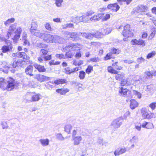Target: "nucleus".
<instances>
[{
	"label": "nucleus",
	"instance_id": "nucleus-27",
	"mask_svg": "<svg viewBox=\"0 0 156 156\" xmlns=\"http://www.w3.org/2000/svg\"><path fill=\"white\" fill-rule=\"evenodd\" d=\"M40 95L38 94H36L33 95L31 97L32 101H36L40 99Z\"/></svg>",
	"mask_w": 156,
	"mask_h": 156
},
{
	"label": "nucleus",
	"instance_id": "nucleus-39",
	"mask_svg": "<svg viewBox=\"0 0 156 156\" xmlns=\"http://www.w3.org/2000/svg\"><path fill=\"white\" fill-rule=\"evenodd\" d=\"M86 73L83 71H80L79 72V77L80 80L83 79L85 77Z\"/></svg>",
	"mask_w": 156,
	"mask_h": 156
},
{
	"label": "nucleus",
	"instance_id": "nucleus-38",
	"mask_svg": "<svg viewBox=\"0 0 156 156\" xmlns=\"http://www.w3.org/2000/svg\"><path fill=\"white\" fill-rule=\"evenodd\" d=\"M53 83L54 82L53 81H52V82L50 81L48 82L45 85V86L47 89L51 90L53 87L52 84H53Z\"/></svg>",
	"mask_w": 156,
	"mask_h": 156
},
{
	"label": "nucleus",
	"instance_id": "nucleus-32",
	"mask_svg": "<svg viewBox=\"0 0 156 156\" xmlns=\"http://www.w3.org/2000/svg\"><path fill=\"white\" fill-rule=\"evenodd\" d=\"M139 140L137 136H134L130 140L129 142L131 143H137Z\"/></svg>",
	"mask_w": 156,
	"mask_h": 156
},
{
	"label": "nucleus",
	"instance_id": "nucleus-44",
	"mask_svg": "<svg viewBox=\"0 0 156 156\" xmlns=\"http://www.w3.org/2000/svg\"><path fill=\"white\" fill-rule=\"evenodd\" d=\"M31 27L30 29H34V30L37 29L38 25L37 22L35 21L32 22L31 24Z\"/></svg>",
	"mask_w": 156,
	"mask_h": 156
},
{
	"label": "nucleus",
	"instance_id": "nucleus-28",
	"mask_svg": "<svg viewBox=\"0 0 156 156\" xmlns=\"http://www.w3.org/2000/svg\"><path fill=\"white\" fill-rule=\"evenodd\" d=\"M117 62H115V63H112V66L114 69H116L117 70H120L122 68V67L120 66L118 64Z\"/></svg>",
	"mask_w": 156,
	"mask_h": 156
},
{
	"label": "nucleus",
	"instance_id": "nucleus-1",
	"mask_svg": "<svg viewBox=\"0 0 156 156\" xmlns=\"http://www.w3.org/2000/svg\"><path fill=\"white\" fill-rule=\"evenodd\" d=\"M78 132L79 133L80 135L85 136H90L91 135V133H87L86 132L85 130V131L84 129L82 128L80 129L79 130L77 129ZM77 132L76 130H74L72 133V140L73 141V144L74 145H79L81 142L83 138L81 136H77Z\"/></svg>",
	"mask_w": 156,
	"mask_h": 156
},
{
	"label": "nucleus",
	"instance_id": "nucleus-26",
	"mask_svg": "<svg viewBox=\"0 0 156 156\" xmlns=\"http://www.w3.org/2000/svg\"><path fill=\"white\" fill-rule=\"evenodd\" d=\"M26 55V54L25 52L18 51L17 52V57L22 58L24 59H26L27 56Z\"/></svg>",
	"mask_w": 156,
	"mask_h": 156
},
{
	"label": "nucleus",
	"instance_id": "nucleus-42",
	"mask_svg": "<svg viewBox=\"0 0 156 156\" xmlns=\"http://www.w3.org/2000/svg\"><path fill=\"white\" fill-rule=\"evenodd\" d=\"M18 60L16 61L15 60V61H13L10 64V68L12 67L13 68H16V67H18Z\"/></svg>",
	"mask_w": 156,
	"mask_h": 156
},
{
	"label": "nucleus",
	"instance_id": "nucleus-13",
	"mask_svg": "<svg viewBox=\"0 0 156 156\" xmlns=\"http://www.w3.org/2000/svg\"><path fill=\"white\" fill-rule=\"evenodd\" d=\"M128 92H129V90L126 88H124L123 87H119V95L123 97H126Z\"/></svg>",
	"mask_w": 156,
	"mask_h": 156
},
{
	"label": "nucleus",
	"instance_id": "nucleus-16",
	"mask_svg": "<svg viewBox=\"0 0 156 156\" xmlns=\"http://www.w3.org/2000/svg\"><path fill=\"white\" fill-rule=\"evenodd\" d=\"M13 47L12 44H10L8 45H4L2 48V50L3 53H6L7 52H10L12 51V49Z\"/></svg>",
	"mask_w": 156,
	"mask_h": 156
},
{
	"label": "nucleus",
	"instance_id": "nucleus-17",
	"mask_svg": "<svg viewBox=\"0 0 156 156\" xmlns=\"http://www.w3.org/2000/svg\"><path fill=\"white\" fill-rule=\"evenodd\" d=\"M33 67L32 66L29 65L26 68L25 72L27 74L32 76L33 75Z\"/></svg>",
	"mask_w": 156,
	"mask_h": 156
},
{
	"label": "nucleus",
	"instance_id": "nucleus-23",
	"mask_svg": "<svg viewBox=\"0 0 156 156\" xmlns=\"http://www.w3.org/2000/svg\"><path fill=\"white\" fill-rule=\"evenodd\" d=\"M56 92L61 95H65L66 93L69 91L68 89H58L56 90Z\"/></svg>",
	"mask_w": 156,
	"mask_h": 156
},
{
	"label": "nucleus",
	"instance_id": "nucleus-25",
	"mask_svg": "<svg viewBox=\"0 0 156 156\" xmlns=\"http://www.w3.org/2000/svg\"><path fill=\"white\" fill-rule=\"evenodd\" d=\"M93 37H94L96 38H99L102 37L104 35L102 32L97 31L95 33H92Z\"/></svg>",
	"mask_w": 156,
	"mask_h": 156
},
{
	"label": "nucleus",
	"instance_id": "nucleus-56",
	"mask_svg": "<svg viewBox=\"0 0 156 156\" xmlns=\"http://www.w3.org/2000/svg\"><path fill=\"white\" fill-rule=\"evenodd\" d=\"M149 107L151 108L152 111L154 110L156 107V102H152L149 105Z\"/></svg>",
	"mask_w": 156,
	"mask_h": 156
},
{
	"label": "nucleus",
	"instance_id": "nucleus-60",
	"mask_svg": "<svg viewBox=\"0 0 156 156\" xmlns=\"http://www.w3.org/2000/svg\"><path fill=\"white\" fill-rule=\"evenodd\" d=\"M75 19L76 20L75 22L76 23L83 22L82 16L80 17H76Z\"/></svg>",
	"mask_w": 156,
	"mask_h": 156
},
{
	"label": "nucleus",
	"instance_id": "nucleus-20",
	"mask_svg": "<svg viewBox=\"0 0 156 156\" xmlns=\"http://www.w3.org/2000/svg\"><path fill=\"white\" fill-rule=\"evenodd\" d=\"M41 145L43 147L47 146L49 144V140L48 139H41L39 140Z\"/></svg>",
	"mask_w": 156,
	"mask_h": 156
},
{
	"label": "nucleus",
	"instance_id": "nucleus-40",
	"mask_svg": "<svg viewBox=\"0 0 156 156\" xmlns=\"http://www.w3.org/2000/svg\"><path fill=\"white\" fill-rule=\"evenodd\" d=\"M22 31V29L21 27H17L15 32V34L20 36Z\"/></svg>",
	"mask_w": 156,
	"mask_h": 156
},
{
	"label": "nucleus",
	"instance_id": "nucleus-45",
	"mask_svg": "<svg viewBox=\"0 0 156 156\" xmlns=\"http://www.w3.org/2000/svg\"><path fill=\"white\" fill-rule=\"evenodd\" d=\"M83 22H88V21L90 20V18L88 16L86 15H83Z\"/></svg>",
	"mask_w": 156,
	"mask_h": 156
},
{
	"label": "nucleus",
	"instance_id": "nucleus-2",
	"mask_svg": "<svg viewBox=\"0 0 156 156\" xmlns=\"http://www.w3.org/2000/svg\"><path fill=\"white\" fill-rule=\"evenodd\" d=\"M15 85V80L11 77L7 79V80L0 78V87L3 90L11 91L14 88Z\"/></svg>",
	"mask_w": 156,
	"mask_h": 156
},
{
	"label": "nucleus",
	"instance_id": "nucleus-41",
	"mask_svg": "<svg viewBox=\"0 0 156 156\" xmlns=\"http://www.w3.org/2000/svg\"><path fill=\"white\" fill-rule=\"evenodd\" d=\"M140 9L139 6L133 9V11L132 12V14L138 13L140 12Z\"/></svg>",
	"mask_w": 156,
	"mask_h": 156
},
{
	"label": "nucleus",
	"instance_id": "nucleus-54",
	"mask_svg": "<svg viewBox=\"0 0 156 156\" xmlns=\"http://www.w3.org/2000/svg\"><path fill=\"white\" fill-rule=\"evenodd\" d=\"M1 125L3 129H7L8 127L7 122H2L1 123Z\"/></svg>",
	"mask_w": 156,
	"mask_h": 156
},
{
	"label": "nucleus",
	"instance_id": "nucleus-53",
	"mask_svg": "<svg viewBox=\"0 0 156 156\" xmlns=\"http://www.w3.org/2000/svg\"><path fill=\"white\" fill-rule=\"evenodd\" d=\"M45 28L48 30L51 31H52L53 29L51 28V25L48 23H46L45 25Z\"/></svg>",
	"mask_w": 156,
	"mask_h": 156
},
{
	"label": "nucleus",
	"instance_id": "nucleus-31",
	"mask_svg": "<svg viewBox=\"0 0 156 156\" xmlns=\"http://www.w3.org/2000/svg\"><path fill=\"white\" fill-rule=\"evenodd\" d=\"M134 128L138 131H140L141 129V125L139 122L135 123L134 124Z\"/></svg>",
	"mask_w": 156,
	"mask_h": 156
},
{
	"label": "nucleus",
	"instance_id": "nucleus-47",
	"mask_svg": "<svg viewBox=\"0 0 156 156\" xmlns=\"http://www.w3.org/2000/svg\"><path fill=\"white\" fill-rule=\"evenodd\" d=\"M47 46L45 44L41 43H38L37 44V47L39 48H46Z\"/></svg>",
	"mask_w": 156,
	"mask_h": 156
},
{
	"label": "nucleus",
	"instance_id": "nucleus-3",
	"mask_svg": "<svg viewBox=\"0 0 156 156\" xmlns=\"http://www.w3.org/2000/svg\"><path fill=\"white\" fill-rule=\"evenodd\" d=\"M116 27L118 30L122 29V28H123L124 30H123L122 33L123 35L125 37H131L133 36V33L131 31L132 30H130V26L129 24L126 25L124 27L121 25Z\"/></svg>",
	"mask_w": 156,
	"mask_h": 156
},
{
	"label": "nucleus",
	"instance_id": "nucleus-14",
	"mask_svg": "<svg viewBox=\"0 0 156 156\" xmlns=\"http://www.w3.org/2000/svg\"><path fill=\"white\" fill-rule=\"evenodd\" d=\"M152 78V74L150 71H146L144 72V75L142 78L143 81H147V80Z\"/></svg>",
	"mask_w": 156,
	"mask_h": 156
},
{
	"label": "nucleus",
	"instance_id": "nucleus-37",
	"mask_svg": "<svg viewBox=\"0 0 156 156\" xmlns=\"http://www.w3.org/2000/svg\"><path fill=\"white\" fill-rule=\"evenodd\" d=\"M16 23H15L13 24H12L9 27V32H11L13 33L15 29H16Z\"/></svg>",
	"mask_w": 156,
	"mask_h": 156
},
{
	"label": "nucleus",
	"instance_id": "nucleus-35",
	"mask_svg": "<svg viewBox=\"0 0 156 156\" xmlns=\"http://www.w3.org/2000/svg\"><path fill=\"white\" fill-rule=\"evenodd\" d=\"M15 20V19L14 18H12L7 20L4 22V24L5 26H7L9 25L10 23L14 22Z\"/></svg>",
	"mask_w": 156,
	"mask_h": 156
},
{
	"label": "nucleus",
	"instance_id": "nucleus-49",
	"mask_svg": "<svg viewBox=\"0 0 156 156\" xmlns=\"http://www.w3.org/2000/svg\"><path fill=\"white\" fill-rule=\"evenodd\" d=\"M112 55V53L110 52L108 53L104 58L105 60H107L113 58Z\"/></svg>",
	"mask_w": 156,
	"mask_h": 156
},
{
	"label": "nucleus",
	"instance_id": "nucleus-43",
	"mask_svg": "<svg viewBox=\"0 0 156 156\" xmlns=\"http://www.w3.org/2000/svg\"><path fill=\"white\" fill-rule=\"evenodd\" d=\"M72 128V126L70 125H66L65 127V131L68 133H69L70 131Z\"/></svg>",
	"mask_w": 156,
	"mask_h": 156
},
{
	"label": "nucleus",
	"instance_id": "nucleus-62",
	"mask_svg": "<svg viewBox=\"0 0 156 156\" xmlns=\"http://www.w3.org/2000/svg\"><path fill=\"white\" fill-rule=\"evenodd\" d=\"M66 57L67 58H71L73 55V54L71 52L68 51L66 53Z\"/></svg>",
	"mask_w": 156,
	"mask_h": 156
},
{
	"label": "nucleus",
	"instance_id": "nucleus-58",
	"mask_svg": "<svg viewBox=\"0 0 156 156\" xmlns=\"http://www.w3.org/2000/svg\"><path fill=\"white\" fill-rule=\"evenodd\" d=\"M56 137L57 139L60 140H64V138L62 136V135L60 133H58L56 135Z\"/></svg>",
	"mask_w": 156,
	"mask_h": 156
},
{
	"label": "nucleus",
	"instance_id": "nucleus-21",
	"mask_svg": "<svg viewBox=\"0 0 156 156\" xmlns=\"http://www.w3.org/2000/svg\"><path fill=\"white\" fill-rule=\"evenodd\" d=\"M130 107L132 109H134L138 105L137 102L134 99H132L130 100Z\"/></svg>",
	"mask_w": 156,
	"mask_h": 156
},
{
	"label": "nucleus",
	"instance_id": "nucleus-10",
	"mask_svg": "<svg viewBox=\"0 0 156 156\" xmlns=\"http://www.w3.org/2000/svg\"><path fill=\"white\" fill-rule=\"evenodd\" d=\"M107 8L113 12H116L119 9L120 7L117 3H114L109 4L107 6Z\"/></svg>",
	"mask_w": 156,
	"mask_h": 156
},
{
	"label": "nucleus",
	"instance_id": "nucleus-5",
	"mask_svg": "<svg viewBox=\"0 0 156 156\" xmlns=\"http://www.w3.org/2000/svg\"><path fill=\"white\" fill-rule=\"evenodd\" d=\"M107 69L108 72L113 74H117L115 75V77L117 80H121L125 78L124 73L118 72L111 66H108Z\"/></svg>",
	"mask_w": 156,
	"mask_h": 156
},
{
	"label": "nucleus",
	"instance_id": "nucleus-12",
	"mask_svg": "<svg viewBox=\"0 0 156 156\" xmlns=\"http://www.w3.org/2000/svg\"><path fill=\"white\" fill-rule=\"evenodd\" d=\"M37 80L40 82L48 80L50 79L51 78L46 76L44 75L41 74H37L36 76Z\"/></svg>",
	"mask_w": 156,
	"mask_h": 156
},
{
	"label": "nucleus",
	"instance_id": "nucleus-36",
	"mask_svg": "<svg viewBox=\"0 0 156 156\" xmlns=\"http://www.w3.org/2000/svg\"><path fill=\"white\" fill-rule=\"evenodd\" d=\"M139 8L140 9V12H146L147 9V7L146 5H138Z\"/></svg>",
	"mask_w": 156,
	"mask_h": 156
},
{
	"label": "nucleus",
	"instance_id": "nucleus-52",
	"mask_svg": "<svg viewBox=\"0 0 156 156\" xmlns=\"http://www.w3.org/2000/svg\"><path fill=\"white\" fill-rule=\"evenodd\" d=\"M20 37V35L15 34V35L13 37L12 39L15 43H17Z\"/></svg>",
	"mask_w": 156,
	"mask_h": 156
},
{
	"label": "nucleus",
	"instance_id": "nucleus-22",
	"mask_svg": "<svg viewBox=\"0 0 156 156\" xmlns=\"http://www.w3.org/2000/svg\"><path fill=\"white\" fill-rule=\"evenodd\" d=\"M67 82V80L64 79H58L57 80H55L54 82V83L57 85L63 84L66 83Z\"/></svg>",
	"mask_w": 156,
	"mask_h": 156
},
{
	"label": "nucleus",
	"instance_id": "nucleus-64",
	"mask_svg": "<svg viewBox=\"0 0 156 156\" xmlns=\"http://www.w3.org/2000/svg\"><path fill=\"white\" fill-rule=\"evenodd\" d=\"M48 52V51L45 50L44 49H42L40 51V52L42 55L44 56L46 55Z\"/></svg>",
	"mask_w": 156,
	"mask_h": 156
},
{
	"label": "nucleus",
	"instance_id": "nucleus-7",
	"mask_svg": "<svg viewBox=\"0 0 156 156\" xmlns=\"http://www.w3.org/2000/svg\"><path fill=\"white\" fill-rule=\"evenodd\" d=\"M54 36L48 34H44L43 36V40L47 43H52L53 42Z\"/></svg>",
	"mask_w": 156,
	"mask_h": 156
},
{
	"label": "nucleus",
	"instance_id": "nucleus-6",
	"mask_svg": "<svg viewBox=\"0 0 156 156\" xmlns=\"http://www.w3.org/2000/svg\"><path fill=\"white\" fill-rule=\"evenodd\" d=\"M142 116L144 119H150L153 118L154 115V113L151 112H149L147 109L145 108H143L141 110Z\"/></svg>",
	"mask_w": 156,
	"mask_h": 156
},
{
	"label": "nucleus",
	"instance_id": "nucleus-19",
	"mask_svg": "<svg viewBox=\"0 0 156 156\" xmlns=\"http://www.w3.org/2000/svg\"><path fill=\"white\" fill-rule=\"evenodd\" d=\"M53 42L56 43H62L65 42V40L59 36H54Z\"/></svg>",
	"mask_w": 156,
	"mask_h": 156
},
{
	"label": "nucleus",
	"instance_id": "nucleus-18",
	"mask_svg": "<svg viewBox=\"0 0 156 156\" xmlns=\"http://www.w3.org/2000/svg\"><path fill=\"white\" fill-rule=\"evenodd\" d=\"M34 66L40 72H44L46 69L44 66H42L37 63H35Z\"/></svg>",
	"mask_w": 156,
	"mask_h": 156
},
{
	"label": "nucleus",
	"instance_id": "nucleus-8",
	"mask_svg": "<svg viewBox=\"0 0 156 156\" xmlns=\"http://www.w3.org/2000/svg\"><path fill=\"white\" fill-rule=\"evenodd\" d=\"M127 149L126 147H119L115 150L114 154L115 156H119L125 153Z\"/></svg>",
	"mask_w": 156,
	"mask_h": 156
},
{
	"label": "nucleus",
	"instance_id": "nucleus-34",
	"mask_svg": "<svg viewBox=\"0 0 156 156\" xmlns=\"http://www.w3.org/2000/svg\"><path fill=\"white\" fill-rule=\"evenodd\" d=\"M18 67H24L26 65L25 61L21 60H18Z\"/></svg>",
	"mask_w": 156,
	"mask_h": 156
},
{
	"label": "nucleus",
	"instance_id": "nucleus-51",
	"mask_svg": "<svg viewBox=\"0 0 156 156\" xmlns=\"http://www.w3.org/2000/svg\"><path fill=\"white\" fill-rule=\"evenodd\" d=\"M153 88V85L152 84H150V85H147L145 87V90L146 91H150Z\"/></svg>",
	"mask_w": 156,
	"mask_h": 156
},
{
	"label": "nucleus",
	"instance_id": "nucleus-55",
	"mask_svg": "<svg viewBox=\"0 0 156 156\" xmlns=\"http://www.w3.org/2000/svg\"><path fill=\"white\" fill-rule=\"evenodd\" d=\"M65 73L67 74H70L72 73V70L69 67L65 68L64 69Z\"/></svg>",
	"mask_w": 156,
	"mask_h": 156
},
{
	"label": "nucleus",
	"instance_id": "nucleus-57",
	"mask_svg": "<svg viewBox=\"0 0 156 156\" xmlns=\"http://www.w3.org/2000/svg\"><path fill=\"white\" fill-rule=\"evenodd\" d=\"M90 60L92 62H99L100 61V59L98 57H95L91 58Z\"/></svg>",
	"mask_w": 156,
	"mask_h": 156
},
{
	"label": "nucleus",
	"instance_id": "nucleus-11",
	"mask_svg": "<svg viewBox=\"0 0 156 156\" xmlns=\"http://www.w3.org/2000/svg\"><path fill=\"white\" fill-rule=\"evenodd\" d=\"M131 42L132 44L133 45H142L143 46H144L145 45V43L144 40H143L141 39L137 40L136 39H133Z\"/></svg>",
	"mask_w": 156,
	"mask_h": 156
},
{
	"label": "nucleus",
	"instance_id": "nucleus-15",
	"mask_svg": "<svg viewBox=\"0 0 156 156\" xmlns=\"http://www.w3.org/2000/svg\"><path fill=\"white\" fill-rule=\"evenodd\" d=\"M79 34L76 32L71 33L69 38H67L70 40L77 41L80 39Z\"/></svg>",
	"mask_w": 156,
	"mask_h": 156
},
{
	"label": "nucleus",
	"instance_id": "nucleus-30",
	"mask_svg": "<svg viewBox=\"0 0 156 156\" xmlns=\"http://www.w3.org/2000/svg\"><path fill=\"white\" fill-rule=\"evenodd\" d=\"M151 34L149 37L150 39H152L156 33V28H152L151 30Z\"/></svg>",
	"mask_w": 156,
	"mask_h": 156
},
{
	"label": "nucleus",
	"instance_id": "nucleus-63",
	"mask_svg": "<svg viewBox=\"0 0 156 156\" xmlns=\"http://www.w3.org/2000/svg\"><path fill=\"white\" fill-rule=\"evenodd\" d=\"M97 142L98 145H101V146L104 145V143H103V140L102 138H98V139Z\"/></svg>",
	"mask_w": 156,
	"mask_h": 156
},
{
	"label": "nucleus",
	"instance_id": "nucleus-48",
	"mask_svg": "<svg viewBox=\"0 0 156 156\" xmlns=\"http://www.w3.org/2000/svg\"><path fill=\"white\" fill-rule=\"evenodd\" d=\"M156 54V52L154 51H152L151 52L148 53L147 56V58L149 59L151 58L154 56Z\"/></svg>",
	"mask_w": 156,
	"mask_h": 156
},
{
	"label": "nucleus",
	"instance_id": "nucleus-4",
	"mask_svg": "<svg viewBox=\"0 0 156 156\" xmlns=\"http://www.w3.org/2000/svg\"><path fill=\"white\" fill-rule=\"evenodd\" d=\"M123 121L122 117H120L114 119L111 124V126L114 130L119 128L122 125Z\"/></svg>",
	"mask_w": 156,
	"mask_h": 156
},
{
	"label": "nucleus",
	"instance_id": "nucleus-33",
	"mask_svg": "<svg viewBox=\"0 0 156 156\" xmlns=\"http://www.w3.org/2000/svg\"><path fill=\"white\" fill-rule=\"evenodd\" d=\"M112 31L111 29L110 28H107L102 30V32L103 35H106L110 33Z\"/></svg>",
	"mask_w": 156,
	"mask_h": 156
},
{
	"label": "nucleus",
	"instance_id": "nucleus-61",
	"mask_svg": "<svg viewBox=\"0 0 156 156\" xmlns=\"http://www.w3.org/2000/svg\"><path fill=\"white\" fill-rule=\"evenodd\" d=\"M154 128V126L152 123L150 122H147V125L146 129H152Z\"/></svg>",
	"mask_w": 156,
	"mask_h": 156
},
{
	"label": "nucleus",
	"instance_id": "nucleus-46",
	"mask_svg": "<svg viewBox=\"0 0 156 156\" xmlns=\"http://www.w3.org/2000/svg\"><path fill=\"white\" fill-rule=\"evenodd\" d=\"M55 4L58 7H60L62 5V4L63 2V0H55Z\"/></svg>",
	"mask_w": 156,
	"mask_h": 156
},
{
	"label": "nucleus",
	"instance_id": "nucleus-24",
	"mask_svg": "<svg viewBox=\"0 0 156 156\" xmlns=\"http://www.w3.org/2000/svg\"><path fill=\"white\" fill-rule=\"evenodd\" d=\"M82 36L88 39H91L93 38V36L92 35V33H81Z\"/></svg>",
	"mask_w": 156,
	"mask_h": 156
},
{
	"label": "nucleus",
	"instance_id": "nucleus-29",
	"mask_svg": "<svg viewBox=\"0 0 156 156\" xmlns=\"http://www.w3.org/2000/svg\"><path fill=\"white\" fill-rule=\"evenodd\" d=\"M111 53H112V54L117 55L121 52V50L119 49H116L115 48H113L111 49Z\"/></svg>",
	"mask_w": 156,
	"mask_h": 156
},
{
	"label": "nucleus",
	"instance_id": "nucleus-9",
	"mask_svg": "<svg viewBox=\"0 0 156 156\" xmlns=\"http://www.w3.org/2000/svg\"><path fill=\"white\" fill-rule=\"evenodd\" d=\"M30 31L31 34L34 35V36L39 37L41 39L43 38L44 33L40 32V30H37V29L35 30L34 29H30Z\"/></svg>",
	"mask_w": 156,
	"mask_h": 156
},
{
	"label": "nucleus",
	"instance_id": "nucleus-59",
	"mask_svg": "<svg viewBox=\"0 0 156 156\" xmlns=\"http://www.w3.org/2000/svg\"><path fill=\"white\" fill-rule=\"evenodd\" d=\"M133 94L136 95L137 97L140 99L141 98V94L138 92L137 91H136V90H134L133 91Z\"/></svg>",
	"mask_w": 156,
	"mask_h": 156
},
{
	"label": "nucleus",
	"instance_id": "nucleus-50",
	"mask_svg": "<svg viewBox=\"0 0 156 156\" xmlns=\"http://www.w3.org/2000/svg\"><path fill=\"white\" fill-rule=\"evenodd\" d=\"M93 67L91 66H88L86 69V72L88 74L90 73L91 71L93 70Z\"/></svg>",
	"mask_w": 156,
	"mask_h": 156
}]
</instances>
